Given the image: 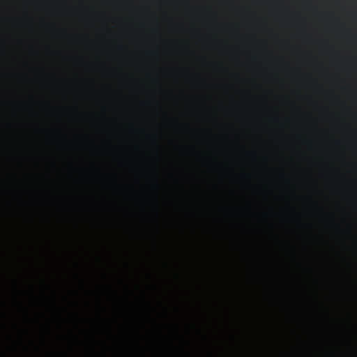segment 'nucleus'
I'll list each match as a JSON object with an SVG mask.
<instances>
[{
	"instance_id": "nucleus-1",
	"label": "nucleus",
	"mask_w": 357,
	"mask_h": 357,
	"mask_svg": "<svg viewBox=\"0 0 357 357\" xmlns=\"http://www.w3.org/2000/svg\"><path fill=\"white\" fill-rule=\"evenodd\" d=\"M307 271L311 272L312 270L310 268H308Z\"/></svg>"
}]
</instances>
